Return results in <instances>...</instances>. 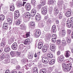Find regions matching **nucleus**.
<instances>
[{"label": "nucleus", "mask_w": 73, "mask_h": 73, "mask_svg": "<svg viewBox=\"0 0 73 73\" xmlns=\"http://www.w3.org/2000/svg\"><path fill=\"white\" fill-rule=\"evenodd\" d=\"M62 68L63 70H64L69 71V70L72 69V68L69 67L67 66L66 65L65 63L63 64Z\"/></svg>", "instance_id": "1"}, {"label": "nucleus", "mask_w": 73, "mask_h": 73, "mask_svg": "<svg viewBox=\"0 0 73 73\" xmlns=\"http://www.w3.org/2000/svg\"><path fill=\"white\" fill-rule=\"evenodd\" d=\"M0 58L2 60H3L5 58L7 57H9V54H5L4 53H2L0 56Z\"/></svg>", "instance_id": "2"}, {"label": "nucleus", "mask_w": 73, "mask_h": 73, "mask_svg": "<svg viewBox=\"0 0 73 73\" xmlns=\"http://www.w3.org/2000/svg\"><path fill=\"white\" fill-rule=\"evenodd\" d=\"M41 20V16L39 14H37L35 17V20L37 21H40Z\"/></svg>", "instance_id": "3"}, {"label": "nucleus", "mask_w": 73, "mask_h": 73, "mask_svg": "<svg viewBox=\"0 0 73 73\" xmlns=\"http://www.w3.org/2000/svg\"><path fill=\"white\" fill-rule=\"evenodd\" d=\"M50 50L52 52H55V50H56V46H55V44H52L50 46Z\"/></svg>", "instance_id": "4"}, {"label": "nucleus", "mask_w": 73, "mask_h": 73, "mask_svg": "<svg viewBox=\"0 0 73 73\" xmlns=\"http://www.w3.org/2000/svg\"><path fill=\"white\" fill-rule=\"evenodd\" d=\"M42 62L44 64H47L49 62V59L46 57H43L42 58Z\"/></svg>", "instance_id": "5"}, {"label": "nucleus", "mask_w": 73, "mask_h": 73, "mask_svg": "<svg viewBox=\"0 0 73 73\" xmlns=\"http://www.w3.org/2000/svg\"><path fill=\"white\" fill-rule=\"evenodd\" d=\"M24 16L25 18H27L29 19L31 18V14L28 12H27L26 13H25L24 14Z\"/></svg>", "instance_id": "6"}, {"label": "nucleus", "mask_w": 73, "mask_h": 73, "mask_svg": "<svg viewBox=\"0 0 73 73\" xmlns=\"http://www.w3.org/2000/svg\"><path fill=\"white\" fill-rule=\"evenodd\" d=\"M11 48L13 50H16L17 49V43L16 42L14 43L12 45Z\"/></svg>", "instance_id": "7"}, {"label": "nucleus", "mask_w": 73, "mask_h": 73, "mask_svg": "<svg viewBox=\"0 0 73 73\" xmlns=\"http://www.w3.org/2000/svg\"><path fill=\"white\" fill-rule=\"evenodd\" d=\"M25 7L27 11H29L31 9V5L29 3H27L25 5Z\"/></svg>", "instance_id": "8"}, {"label": "nucleus", "mask_w": 73, "mask_h": 73, "mask_svg": "<svg viewBox=\"0 0 73 73\" xmlns=\"http://www.w3.org/2000/svg\"><path fill=\"white\" fill-rule=\"evenodd\" d=\"M63 59H64V56L60 55L59 58L58 59V61L59 62H62L64 60Z\"/></svg>", "instance_id": "9"}, {"label": "nucleus", "mask_w": 73, "mask_h": 73, "mask_svg": "<svg viewBox=\"0 0 73 73\" xmlns=\"http://www.w3.org/2000/svg\"><path fill=\"white\" fill-rule=\"evenodd\" d=\"M72 15V11L71 10H69L66 13V16L67 17H70Z\"/></svg>", "instance_id": "10"}, {"label": "nucleus", "mask_w": 73, "mask_h": 73, "mask_svg": "<svg viewBox=\"0 0 73 73\" xmlns=\"http://www.w3.org/2000/svg\"><path fill=\"white\" fill-rule=\"evenodd\" d=\"M41 32L40 31H36L35 33L34 34V36L35 37H39L41 35Z\"/></svg>", "instance_id": "11"}, {"label": "nucleus", "mask_w": 73, "mask_h": 73, "mask_svg": "<svg viewBox=\"0 0 73 73\" xmlns=\"http://www.w3.org/2000/svg\"><path fill=\"white\" fill-rule=\"evenodd\" d=\"M54 15H56L59 13V11L58 9V8L57 7H54Z\"/></svg>", "instance_id": "12"}, {"label": "nucleus", "mask_w": 73, "mask_h": 73, "mask_svg": "<svg viewBox=\"0 0 73 73\" xmlns=\"http://www.w3.org/2000/svg\"><path fill=\"white\" fill-rule=\"evenodd\" d=\"M20 29L21 30H25L26 29V26L24 24H21L20 25Z\"/></svg>", "instance_id": "13"}, {"label": "nucleus", "mask_w": 73, "mask_h": 73, "mask_svg": "<svg viewBox=\"0 0 73 73\" xmlns=\"http://www.w3.org/2000/svg\"><path fill=\"white\" fill-rule=\"evenodd\" d=\"M65 56L66 57H69L70 56V52L67 51L65 52Z\"/></svg>", "instance_id": "14"}, {"label": "nucleus", "mask_w": 73, "mask_h": 73, "mask_svg": "<svg viewBox=\"0 0 73 73\" xmlns=\"http://www.w3.org/2000/svg\"><path fill=\"white\" fill-rule=\"evenodd\" d=\"M52 23V21L50 19H47L46 21V24L47 25H50Z\"/></svg>", "instance_id": "15"}, {"label": "nucleus", "mask_w": 73, "mask_h": 73, "mask_svg": "<svg viewBox=\"0 0 73 73\" xmlns=\"http://www.w3.org/2000/svg\"><path fill=\"white\" fill-rule=\"evenodd\" d=\"M48 49V46H44L42 48V50L44 52H46L47 51Z\"/></svg>", "instance_id": "16"}, {"label": "nucleus", "mask_w": 73, "mask_h": 73, "mask_svg": "<svg viewBox=\"0 0 73 73\" xmlns=\"http://www.w3.org/2000/svg\"><path fill=\"white\" fill-rule=\"evenodd\" d=\"M43 44L42 42H39L38 44V47L39 49H40L42 47Z\"/></svg>", "instance_id": "17"}, {"label": "nucleus", "mask_w": 73, "mask_h": 73, "mask_svg": "<svg viewBox=\"0 0 73 73\" xmlns=\"http://www.w3.org/2000/svg\"><path fill=\"white\" fill-rule=\"evenodd\" d=\"M29 39L28 38L25 40L24 41V44L25 45H27L28 43L29 42Z\"/></svg>", "instance_id": "18"}, {"label": "nucleus", "mask_w": 73, "mask_h": 73, "mask_svg": "<svg viewBox=\"0 0 73 73\" xmlns=\"http://www.w3.org/2000/svg\"><path fill=\"white\" fill-rule=\"evenodd\" d=\"M10 48L9 47H7L6 48H5L4 49L5 52H6L7 53H8L9 51H10Z\"/></svg>", "instance_id": "19"}, {"label": "nucleus", "mask_w": 73, "mask_h": 73, "mask_svg": "<svg viewBox=\"0 0 73 73\" xmlns=\"http://www.w3.org/2000/svg\"><path fill=\"white\" fill-rule=\"evenodd\" d=\"M21 21L20 20H17L15 21V24L16 25H19L21 24Z\"/></svg>", "instance_id": "20"}, {"label": "nucleus", "mask_w": 73, "mask_h": 73, "mask_svg": "<svg viewBox=\"0 0 73 73\" xmlns=\"http://www.w3.org/2000/svg\"><path fill=\"white\" fill-rule=\"evenodd\" d=\"M15 53V52L12 51H11L10 52V54L11 57H14V56H15V54H16Z\"/></svg>", "instance_id": "21"}, {"label": "nucleus", "mask_w": 73, "mask_h": 73, "mask_svg": "<svg viewBox=\"0 0 73 73\" xmlns=\"http://www.w3.org/2000/svg\"><path fill=\"white\" fill-rule=\"evenodd\" d=\"M41 13L43 15H46V13H47V10H41Z\"/></svg>", "instance_id": "22"}, {"label": "nucleus", "mask_w": 73, "mask_h": 73, "mask_svg": "<svg viewBox=\"0 0 73 73\" xmlns=\"http://www.w3.org/2000/svg\"><path fill=\"white\" fill-rule=\"evenodd\" d=\"M47 56L48 57L51 58H52L53 57V55L50 52H49L48 53Z\"/></svg>", "instance_id": "23"}, {"label": "nucleus", "mask_w": 73, "mask_h": 73, "mask_svg": "<svg viewBox=\"0 0 73 73\" xmlns=\"http://www.w3.org/2000/svg\"><path fill=\"white\" fill-rule=\"evenodd\" d=\"M5 19V16H4V15H0V21H1V20L3 21Z\"/></svg>", "instance_id": "24"}, {"label": "nucleus", "mask_w": 73, "mask_h": 73, "mask_svg": "<svg viewBox=\"0 0 73 73\" xmlns=\"http://www.w3.org/2000/svg\"><path fill=\"white\" fill-rule=\"evenodd\" d=\"M15 19H17L20 16V13L14 14Z\"/></svg>", "instance_id": "25"}, {"label": "nucleus", "mask_w": 73, "mask_h": 73, "mask_svg": "<svg viewBox=\"0 0 73 73\" xmlns=\"http://www.w3.org/2000/svg\"><path fill=\"white\" fill-rule=\"evenodd\" d=\"M6 59L5 60V63H8L10 62V59L9 58V57H7Z\"/></svg>", "instance_id": "26"}, {"label": "nucleus", "mask_w": 73, "mask_h": 73, "mask_svg": "<svg viewBox=\"0 0 73 73\" xmlns=\"http://www.w3.org/2000/svg\"><path fill=\"white\" fill-rule=\"evenodd\" d=\"M33 72L34 73H38V69H37V68L36 67L34 68Z\"/></svg>", "instance_id": "27"}, {"label": "nucleus", "mask_w": 73, "mask_h": 73, "mask_svg": "<svg viewBox=\"0 0 73 73\" xmlns=\"http://www.w3.org/2000/svg\"><path fill=\"white\" fill-rule=\"evenodd\" d=\"M46 69L44 68L41 69L40 71V73H46Z\"/></svg>", "instance_id": "28"}, {"label": "nucleus", "mask_w": 73, "mask_h": 73, "mask_svg": "<svg viewBox=\"0 0 73 73\" xmlns=\"http://www.w3.org/2000/svg\"><path fill=\"white\" fill-rule=\"evenodd\" d=\"M30 25L31 27H35V22L34 21H32L30 22Z\"/></svg>", "instance_id": "29"}, {"label": "nucleus", "mask_w": 73, "mask_h": 73, "mask_svg": "<svg viewBox=\"0 0 73 73\" xmlns=\"http://www.w3.org/2000/svg\"><path fill=\"white\" fill-rule=\"evenodd\" d=\"M31 4L33 5H36V1L35 0H32L31 1Z\"/></svg>", "instance_id": "30"}, {"label": "nucleus", "mask_w": 73, "mask_h": 73, "mask_svg": "<svg viewBox=\"0 0 73 73\" xmlns=\"http://www.w3.org/2000/svg\"><path fill=\"white\" fill-rule=\"evenodd\" d=\"M54 63H55V60H51V61L49 62V64H50V65H53V64H54Z\"/></svg>", "instance_id": "31"}, {"label": "nucleus", "mask_w": 73, "mask_h": 73, "mask_svg": "<svg viewBox=\"0 0 73 73\" xmlns=\"http://www.w3.org/2000/svg\"><path fill=\"white\" fill-rule=\"evenodd\" d=\"M27 61V59L25 58H23L21 60V62L22 64H25Z\"/></svg>", "instance_id": "32"}, {"label": "nucleus", "mask_w": 73, "mask_h": 73, "mask_svg": "<svg viewBox=\"0 0 73 73\" xmlns=\"http://www.w3.org/2000/svg\"><path fill=\"white\" fill-rule=\"evenodd\" d=\"M62 44L64 45V46H65L67 44V43L65 40L63 39L62 41Z\"/></svg>", "instance_id": "33"}, {"label": "nucleus", "mask_w": 73, "mask_h": 73, "mask_svg": "<svg viewBox=\"0 0 73 73\" xmlns=\"http://www.w3.org/2000/svg\"><path fill=\"white\" fill-rule=\"evenodd\" d=\"M15 9V7L14 6H11L10 7V11H14V10Z\"/></svg>", "instance_id": "34"}, {"label": "nucleus", "mask_w": 73, "mask_h": 73, "mask_svg": "<svg viewBox=\"0 0 73 73\" xmlns=\"http://www.w3.org/2000/svg\"><path fill=\"white\" fill-rule=\"evenodd\" d=\"M44 23H39L38 24V26L40 28L41 27H43L44 26Z\"/></svg>", "instance_id": "35"}, {"label": "nucleus", "mask_w": 73, "mask_h": 73, "mask_svg": "<svg viewBox=\"0 0 73 73\" xmlns=\"http://www.w3.org/2000/svg\"><path fill=\"white\" fill-rule=\"evenodd\" d=\"M48 3L49 5H50L51 4L52 5L53 3H54V1H53V0H50L48 1Z\"/></svg>", "instance_id": "36"}, {"label": "nucleus", "mask_w": 73, "mask_h": 73, "mask_svg": "<svg viewBox=\"0 0 73 73\" xmlns=\"http://www.w3.org/2000/svg\"><path fill=\"white\" fill-rule=\"evenodd\" d=\"M7 21L9 23V24H12V19L11 18H8L7 20Z\"/></svg>", "instance_id": "37"}, {"label": "nucleus", "mask_w": 73, "mask_h": 73, "mask_svg": "<svg viewBox=\"0 0 73 73\" xmlns=\"http://www.w3.org/2000/svg\"><path fill=\"white\" fill-rule=\"evenodd\" d=\"M66 66H68V67H69L71 69L72 68V65L70 64V63L68 64L67 63H66Z\"/></svg>", "instance_id": "38"}, {"label": "nucleus", "mask_w": 73, "mask_h": 73, "mask_svg": "<svg viewBox=\"0 0 73 73\" xmlns=\"http://www.w3.org/2000/svg\"><path fill=\"white\" fill-rule=\"evenodd\" d=\"M66 27L67 28H70L71 27H72V23H69V24H66Z\"/></svg>", "instance_id": "39"}, {"label": "nucleus", "mask_w": 73, "mask_h": 73, "mask_svg": "<svg viewBox=\"0 0 73 73\" xmlns=\"http://www.w3.org/2000/svg\"><path fill=\"white\" fill-rule=\"evenodd\" d=\"M66 39L68 43H70V42H71V41H72L71 39L69 38H66Z\"/></svg>", "instance_id": "40"}, {"label": "nucleus", "mask_w": 73, "mask_h": 73, "mask_svg": "<svg viewBox=\"0 0 73 73\" xmlns=\"http://www.w3.org/2000/svg\"><path fill=\"white\" fill-rule=\"evenodd\" d=\"M24 45L23 44H21L19 46V48L20 49H23L24 48Z\"/></svg>", "instance_id": "41"}, {"label": "nucleus", "mask_w": 73, "mask_h": 73, "mask_svg": "<svg viewBox=\"0 0 73 73\" xmlns=\"http://www.w3.org/2000/svg\"><path fill=\"white\" fill-rule=\"evenodd\" d=\"M33 57V54L32 53H31L30 54V55L29 56L28 58L30 59H31V58H32Z\"/></svg>", "instance_id": "42"}, {"label": "nucleus", "mask_w": 73, "mask_h": 73, "mask_svg": "<svg viewBox=\"0 0 73 73\" xmlns=\"http://www.w3.org/2000/svg\"><path fill=\"white\" fill-rule=\"evenodd\" d=\"M3 28L4 29L7 30V29H8V25L3 26Z\"/></svg>", "instance_id": "43"}, {"label": "nucleus", "mask_w": 73, "mask_h": 73, "mask_svg": "<svg viewBox=\"0 0 73 73\" xmlns=\"http://www.w3.org/2000/svg\"><path fill=\"white\" fill-rule=\"evenodd\" d=\"M49 27L46 26L44 28V30L46 31H49Z\"/></svg>", "instance_id": "44"}, {"label": "nucleus", "mask_w": 73, "mask_h": 73, "mask_svg": "<svg viewBox=\"0 0 73 73\" xmlns=\"http://www.w3.org/2000/svg\"><path fill=\"white\" fill-rule=\"evenodd\" d=\"M70 20H71V23L72 25V28H73V17H71Z\"/></svg>", "instance_id": "45"}, {"label": "nucleus", "mask_w": 73, "mask_h": 73, "mask_svg": "<svg viewBox=\"0 0 73 73\" xmlns=\"http://www.w3.org/2000/svg\"><path fill=\"white\" fill-rule=\"evenodd\" d=\"M16 59H11V62L12 63H14V64H15L16 63Z\"/></svg>", "instance_id": "46"}, {"label": "nucleus", "mask_w": 73, "mask_h": 73, "mask_svg": "<svg viewBox=\"0 0 73 73\" xmlns=\"http://www.w3.org/2000/svg\"><path fill=\"white\" fill-rule=\"evenodd\" d=\"M26 37H28L30 36V32H29L26 34Z\"/></svg>", "instance_id": "47"}, {"label": "nucleus", "mask_w": 73, "mask_h": 73, "mask_svg": "<svg viewBox=\"0 0 73 73\" xmlns=\"http://www.w3.org/2000/svg\"><path fill=\"white\" fill-rule=\"evenodd\" d=\"M31 12L36 13V10L34 9H33L32 10Z\"/></svg>", "instance_id": "48"}, {"label": "nucleus", "mask_w": 73, "mask_h": 73, "mask_svg": "<svg viewBox=\"0 0 73 73\" xmlns=\"http://www.w3.org/2000/svg\"><path fill=\"white\" fill-rule=\"evenodd\" d=\"M56 41V38H52V42H55Z\"/></svg>", "instance_id": "49"}, {"label": "nucleus", "mask_w": 73, "mask_h": 73, "mask_svg": "<svg viewBox=\"0 0 73 73\" xmlns=\"http://www.w3.org/2000/svg\"><path fill=\"white\" fill-rule=\"evenodd\" d=\"M36 13H35L32 12H31V16L34 17L35 16V15H36Z\"/></svg>", "instance_id": "50"}, {"label": "nucleus", "mask_w": 73, "mask_h": 73, "mask_svg": "<svg viewBox=\"0 0 73 73\" xmlns=\"http://www.w3.org/2000/svg\"><path fill=\"white\" fill-rule=\"evenodd\" d=\"M23 6L22 5V3H19L18 4V7L19 8V7H21V6Z\"/></svg>", "instance_id": "51"}, {"label": "nucleus", "mask_w": 73, "mask_h": 73, "mask_svg": "<svg viewBox=\"0 0 73 73\" xmlns=\"http://www.w3.org/2000/svg\"><path fill=\"white\" fill-rule=\"evenodd\" d=\"M57 44L58 45H60V40H58L57 41Z\"/></svg>", "instance_id": "52"}, {"label": "nucleus", "mask_w": 73, "mask_h": 73, "mask_svg": "<svg viewBox=\"0 0 73 73\" xmlns=\"http://www.w3.org/2000/svg\"><path fill=\"white\" fill-rule=\"evenodd\" d=\"M52 37H54V38H56L57 37V35L55 34H53L52 36Z\"/></svg>", "instance_id": "53"}, {"label": "nucleus", "mask_w": 73, "mask_h": 73, "mask_svg": "<svg viewBox=\"0 0 73 73\" xmlns=\"http://www.w3.org/2000/svg\"><path fill=\"white\" fill-rule=\"evenodd\" d=\"M45 2H42L41 3L40 5H41V6H43V5H45Z\"/></svg>", "instance_id": "54"}, {"label": "nucleus", "mask_w": 73, "mask_h": 73, "mask_svg": "<svg viewBox=\"0 0 73 73\" xmlns=\"http://www.w3.org/2000/svg\"><path fill=\"white\" fill-rule=\"evenodd\" d=\"M37 7V8H39V9H40V8H41V5L40 4H39L38 5Z\"/></svg>", "instance_id": "55"}, {"label": "nucleus", "mask_w": 73, "mask_h": 73, "mask_svg": "<svg viewBox=\"0 0 73 73\" xmlns=\"http://www.w3.org/2000/svg\"><path fill=\"white\" fill-rule=\"evenodd\" d=\"M21 54V52H17V56H19Z\"/></svg>", "instance_id": "56"}, {"label": "nucleus", "mask_w": 73, "mask_h": 73, "mask_svg": "<svg viewBox=\"0 0 73 73\" xmlns=\"http://www.w3.org/2000/svg\"><path fill=\"white\" fill-rule=\"evenodd\" d=\"M41 10H46V11H47V9H46V8L45 7H42Z\"/></svg>", "instance_id": "57"}, {"label": "nucleus", "mask_w": 73, "mask_h": 73, "mask_svg": "<svg viewBox=\"0 0 73 73\" xmlns=\"http://www.w3.org/2000/svg\"><path fill=\"white\" fill-rule=\"evenodd\" d=\"M34 57H38V59H39V56H37V54H35L34 55Z\"/></svg>", "instance_id": "58"}, {"label": "nucleus", "mask_w": 73, "mask_h": 73, "mask_svg": "<svg viewBox=\"0 0 73 73\" xmlns=\"http://www.w3.org/2000/svg\"><path fill=\"white\" fill-rule=\"evenodd\" d=\"M56 28H52V31L53 32H56Z\"/></svg>", "instance_id": "59"}, {"label": "nucleus", "mask_w": 73, "mask_h": 73, "mask_svg": "<svg viewBox=\"0 0 73 73\" xmlns=\"http://www.w3.org/2000/svg\"><path fill=\"white\" fill-rule=\"evenodd\" d=\"M5 42H2L1 43V46H4V45H5Z\"/></svg>", "instance_id": "60"}, {"label": "nucleus", "mask_w": 73, "mask_h": 73, "mask_svg": "<svg viewBox=\"0 0 73 73\" xmlns=\"http://www.w3.org/2000/svg\"><path fill=\"white\" fill-rule=\"evenodd\" d=\"M20 68V66H16V69H19Z\"/></svg>", "instance_id": "61"}, {"label": "nucleus", "mask_w": 73, "mask_h": 73, "mask_svg": "<svg viewBox=\"0 0 73 73\" xmlns=\"http://www.w3.org/2000/svg\"><path fill=\"white\" fill-rule=\"evenodd\" d=\"M69 23H71V21L70 20H67L66 24H69Z\"/></svg>", "instance_id": "62"}, {"label": "nucleus", "mask_w": 73, "mask_h": 73, "mask_svg": "<svg viewBox=\"0 0 73 73\" xmlns=\"http://www.w3.org/2000/svg\"><path fill=\"white\" fill-rule=\"evenodd\" d=\"M18 13H20L19 11H15V14H17Z\"/></svg>", "instance_id": "63"}, {"label": "nucleus", "mask_w": 73, "mask_h": 73, "mask_svg": "<svg viewBox=\"0 0 73 73\" xmlns=\"http://www.w3.org/2000/svg\"><path fill=\"white\" fill-rule=\"evenodd\" d=\"M10 72L9 71V70H6L5 72V73H9Z\"/></svg>", "instance_id": "64"}]
</instances>
